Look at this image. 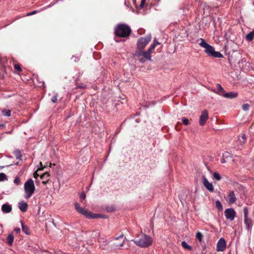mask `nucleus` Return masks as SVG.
<instances>
[{
  "instance_id": "nucleus-18",
  "label": "nucleus",
  "mask_w": 254,
  "mask_h": 254,
  "mask_svg": "<svg viewBox=\"0 0 254 254\" xmlns=\"http://www.w3.org/2000/svg\"><path fill=\"white\" fill-rule=\"evenodd\" d=\"M216 87L218 92H216L215 90H213V91L218 95L222 96L221 94H224L225 93L224 89L219 83H217L216 84Z\"/></svg>"
},
{
  "instance_id": "nucleus-35",
  "label": "nucleus",
  "mask_w": 254,
  "mask_h": 254,
  "mask_svg": "<svg viewBox=\"0 0 254 254\" xmlns=\"http://www.w3.org/2000/svg\"><path fill=\"white\" fill-rule=\"evenodd\" d=\"M57 94H55L54 96H52V97L51 98V101L53 102V103H56L57 101Z\"/></svg>"
},
{
  "instance_id": "nucleus-29",
  "label": "nucleus",
  "mask_w": 254,
  "mask_h": 254,
  "mask_svg": "<svg viewBox=\"0 0 254 254\" xmlns=\"http://www.w3.org/2000/svg\"><path fill=\"white\" fill-rule=\"evenodd\" d=\"M3 114L4 116L9 117L11 115V111L9 110H4L2 111Z\"/></svg>"
},
{
  "instance_id": "nucleus-12",
  "label": "nucleus",
  "mask_w": 254,
  "mask_h": 254,
  "mask_svg": "<svg viewBox=\"0 0 254 254\" xmlns=\"http://www.w3.org/2000/svg\"><path fill=\"white\" fill-rule=\"evenodd\" d=\"M202 183L206 189L210 192H213L214 188L212 183L208 182V180L205 176L202 177Z\"/></svg>"
},
{
  "instance_id": "nucleus-27",
  "label": "nucleus",
  "mask_w": 254,
  "mask_h": 254,
  "mask_svg": "<svg viewBox=\"0 0 254 254\" xmlns=\"http://www.w3.org/2000/svg\"><path fill=\"white\" fill-rule=\"evenodd\" d=\"M50 176L49 173L48 172H45L41 175V179H47Z\"/></svg>"
},
{
  "instance_id": "nucleus-42",
  "label": "nucleus",
  "mask_w": 254,
  "mask_h": 254,
  "mask_svg": "<svg viewBox=\"0 0 254 254\" xmlns=\"http://www.w3.org/2000/svg\"><path fill=\"white\" fill-rule=\"evenodd\" d=\"M20 228H16L14 229V231L16 233H18L20 232Z\"/></svg>"
},
{
  "instance_id": "nucleus-43",
  "label": "nucleus",
  "mask_w": 254,
  "mask_h": 254,
  "mask_svg": "<svg viewBox=\"0 0 254 254\" xmlns=\"http://www.w3.org/2000/svg\"><path fill=\"white\" fill-rule=\"evenodd\" d=\"M48 181H49V179H47L46 181H43L42 183L43 184H44L45 185H46V184H47V183H48Z\"/></svg>"
},
{
  "instance_id": "nucleus-17",
  "label": "nucleus",
  "mask_w": 254,
  "mask_h": 254,
  "mask_svg": "<svg viewBox=\"0 0 254 254\" xmlns=\"http://www.w3.org/2000/svg\"><path fill=\"white\" fill-rule=\"evenodd\" d=\"M19 208L22 212H25L27 210V204L24 202L23 201H22L20 202H19Z\"/></svg>"
},
{
  "instance_id": "nucleus-41",
  "label": "nucleus",
  "mask_w": 254,
  "mask_h": 254,
  "mask_svg": "<svg viewBox=\"0 0 254 254\" xmlns=\"http://www.w3.org/2000/svg\"><path fill=\"white\" fill-rule=\"evenodd\" d=\"M152 44H155V46L160 44V43L157 41L156 38L154 39L153 43Z\"/></svg>"
},
{
  "instance_id": "nucleus-39",
  "label": "nucleus",
  "mask_w": 254,
  "mask_h": 254,
  "mask_svg": "<svg viewBox=\"0 0 254 254\" xmlns=\"http://www.w3.org/2000/svg\"><path fill=\"white\" fill-rule=\"evenodd\" d=\"M145 0H141V3L140 4V6H139L140 8H142L144 7V4H145Z\"/></svg>"
},
{
  "instance_id": "nucleus-46",
  "label": "nucleus",
  "mask_w": 254,
  "mask_h": 254,
  "mask_svg": "<svg viewBox=\"0 0 254 254\" xmlns=\"http://www.w3.org/2000/svg\"><path fill=\"white\" fill-rule=\"evenodd\" d=\"M221 162H222V163H224L225 162V161L224 159L222 160H221Z\"/></svg>"
},
{
  "instance_id": "nucleus-34",
  "label": "nucleus",
  "mask_w": 254,
  "mask_h": 254,
  "mask_svg": "<svg viewBox=\"0 0 254 254\" xmlns=\"http://www.w3.org/2000/svg\"><path fill=\"white\" fill-rule=\"evenodd\" d=\"M14 183L16 185H18L20 183V180L19 177H16L14 180Z\"/></svg>"
},
{
  "instance_id": "nucleus-48",
  "label": "nucleus",
  "mask_w": 254,
  "mask_h": 254,
  "mask_svg": "<svg viewBox=\"0 0 254 254\" xmlns=\"http://www.w3.org/2000/svg\"><path fill=\"white\" fill-rule=\"evenodd\" d=\"M120 132V130H119V129H118V132H116V133H118V132Z\"/></svg>"
},
{
  "instance_id": "nucleus-47",
  "label": "nucleus",
  "mask_w": 254,
  "mask_h": 254,
  "mask_svg": "<svg viewBox=\"0 0 254 254\" xmlns=\"http://www.w3.org/2000/svg\"><path fill=\"white\" fill-rule=\"evenodd\" d=\"M109 150H111V146H110V145H109Z\"/></svg>"
},
{
  "instance_id": "nucleus-19",
  "label": "nucleus",
  "mask_w": 254,
  "mask_h": 254,
  "mask_svg": "<svg viewBox=\"0 0 254 254\" xmlns=\"http://www.w3.org/2000/svg\"><path fill=\"white\" fill-rule=\"evenodd\" d=\"M254 38V30L246 35V39L248 41H251Z\"/></svg>"
},
{
  "instance_id": "nucleus-23",
  "label": "nucleus",
  "mask_w": 254,
  "mask_h": 254,
  "mask_svg": "<svg viewBox=\"0 0 254 254\" xmlns=\"http://www.w3.org/2000/svg\"><path fill=\"white\" fill-rule=\"evenodd\" d=\"M21 226H22V231L27 235H28L29 234V228L25 226L22 222H21Z\"/></svg>"
},
{
  "instance_id": "nucleus-7",
  "label": "nucleus",
  "mask_w": 254,
  "mask_h": 254,
  "mask_svg": "<svg viewBox=\"0 0 254 254\" xmlns=\"http://www.w3.org/2000/svg\"><path fill=\"white\" fill-rule=\"evenodd\" d=\"M126 238L123 234L120 236L112 238V249L114 250L120 249V248L124 246Z\"/></svg>"
},
{
  "instance_id": "nucleus-50",
  "label": "nucleus",
  "mask_w": 254,
  "mask_h": 254,
  "mask_svg": "<svg viewBox=\"0 0 254 254\" xmlns=\"http://www.w3.org/2000/svg\"><path fill=\"white\" fill-rule=\"evenodd\" d=\"M228 254H231L230 253Z\"/></svg>"
},
{
  "instance_id": "nucleus-32",
  "label": "nucleus",
  "mask_w": 254,
  "mask_h": 254,
  "mask_svg": "<svg viewBox=\"0 0 254 254\" xmlns=\"http://www.w3.org/2000/svg\"><path fill=\"white\" fill-rule=\"evenodd\" d=\"M250 105L248 103L244 104L242 105V109L245 111H248Z\"/></svg>"
},
{
  "instance_id": "nucleus-36",
  "label": "nucleus",
  "mask_w": 254,
  "mask_h": 254,
  "mask_svg": "<svg viewBox=\"0 0 254 254\" xmlns=\"http://www.w3.org/2000/svg\"><path fill=\"white\" fill-rule=\"evenodd\" d=\"M14 68L16 70H17L18 71H21V68H20V66L19 64H15Z\"/></svg>"
},
{
  "instance_id": "nucleus-6",
  "label": "nucleus",
  "mask_w": 254,
  "mask_h": 254,
  "mask_svg": "<svg viewBox=\"0 0 254 254\" xmlns=\"http://www.w3.org/2000/svg\"><path fill=\"white\" fill-rule=\"evenodd\" d=\"M24 190L25 193V197L26 198H30L34 193L35 187L34 183L32 179H28L24 184Z\"/></svg>"
},
{
  "instance_id": "nucleus-40",
  "label": "nucleus",
  "mask_w": 254,
  "mask_h": 254,
  "mask_svg": "<svg viewBox=\"0 0 254 254\" xmlns=\"http://www.w3.org/2000/svg\"><path fill=\"white\" fill-rule=\"evenodd\" d=\"M39 11L38 10H34L31 12H29L27 14V15L29 16V15H33L34 14H36Z\"/></svg>"
},
{
  "instance_id": "nucleus-45",
  "label": "nucleus",
  "mask_w": 254,
  "mask_h": 254,
  "mask_svg": "<svg viewBox=\"0 0 254 254\" xmlns=\"http://www.w3.org/2000/svg\"><path fill=\"white\" fill-rule=\"evenodd\" d=\"M114 40H115V41H116L117 42H119V41L117 40V38H116V37H115V38H114Z\"/></svg>"
},
{
  "instance_id": "nucleus-4",
  "label": "nucleus",
  "mask_w": 254,
  "mask_h": 254,
  "mask_svg": "<svg viewBox=\"0 0 254 254\" xmlns=\"http://www.w3.org/2000/svg\"><path fill=\"white\" fill-rule=\"evenodd\" d=\"M132 241L141 248H147L152 244V239L149 236L142 234L140 237L135 238Z\"/></svg>"
},
{
  "instance_id": "nucleus-14",
  "label": "nucleus",
  "mask_w": 254,
  "mask_h": 254,
  "mask_svg": "<svg viewBox=\"0 0 254 254\" xmlns=\"http://www.w3.org/2000/svg\"><path fill=\"white\" fill-rule=\"evenodd\" d=\"M236 199L234 192L233 191H229L226 198L227 201L230 204H233L236 201Z\"/></svg>"
},
{
  "instance_id": "nucleus-30",
  "label": "nucleus",
  "mask_w": 254,
  "mask_h": 254,
  "mask_svg": "<svg viewBox=\"0 0 254 254\" xmlns=\"http://www.w3.org/2000/svg\"><path fill=\"white\" fill-rule=\"evenodd\" d=\"M5 180H7L6 175L3 173H0V182L3 181Z\"/></svg>"
},
{
  "instance_id": "nucleus-20",
  "label": "nucleus",
  "mask_w": 254,
  "mask_h": 254,
  "mask_svg": "<svg viewBox=\"0 0 254 254\" xmlns=\"http://www.w3.org/2000/svg\"><path fill=\"white\" fill-rule=\"evenodd\" d=\"M14 237L12 234H10L7 236V243L9 246H11L13 242Z\"/></svg>"
},
{
  "instance_id": "nucleus-25",
  "label": "nucleus",
  "mask_w": 254,
  "mask_h": 254,
  "mask_svg": "<svg viewBox=\"0 0 254 254\" xmlns=\"http://www.w3.org/2000/svg\"><path fill=\"white\" fill-rule=\"evenodd\" d=\"M196 238L199 240L200 242H201L203 239V235L202 233L200 232H198L196 234Z\"/></svg>"
},
{
  "instance_id": "nucleus-24",
  "label": "nucleus",
  "mask_w": 254,
  "mask_h": 254,
  "mask_svg": "<svg viewBox=\"0 0 254 254\" xmlns=\"http://www.w3.org/2000/svg\"><path fill=\"white\" fill-rule=\"evenodd\" d=\"M14 154H15L17 159H18V160L21 159L22 155H21L20 151L19 150H17L15 151Z\"/></svg>"
},
{
  "instance_id": "nucleus-3",
  "label": "nucleus",
  "mask_w": 254,
  "mask_h": 254,
  "mask_svg": "<svg viewBox=\"0 0 254 254\" xmlns=\"http://www.w3.org/2000/svg\"><path fill=\"white\" fill-rule=\"evenodd\" d=\"M74 206L75 209L76 211L81 214L82 215L85 216L86 218L88 219H95V218H107V217L105 215H103L101 214H95L93 213L91 211H88L85 208L81 207L79 204L75 202L74 203Z\"/></svg>"
},
{
  "instance_id": "nucleus-44",
  "label": "nucleus",
  "mask_w": 254,
  "mask_h": 254,
  "mask_svg": "<svg viewBox=\"0 0 254 254\" xmlns=\"http://www.w3.org/2000/svg\"><path fill=\"white\" fill-rule=\"evenodd\" d=\"M51 6H52V5H51V4L47 6L46 7H44V8H43V9H45L46 8H49V7H50Z\"/></svg>"
},
{
  "instance_id": "nucleus-33",
  "label": "nucleus",
  "mask_w": 254,
  "mask_h": 254,
  "mask_svg": "<svg viewBox=\"0 0 254 254\" xmlns=\"http://www.w3.org/2000/svg\"><path fill=\"white\" fill-rule=\"evenodd\" d=\"M182 122H183V124L186 126L188 125L190 123L189 120L186 118H183L182 119Z\"/></svg>"
},
{
  "instance_id": "nucleus-5",
  "label": "nucleus",
  "mask_w": 254,
  "mask_h": 254,
  "mask_svg": "<svg viewBox=\"0 0 254 254\" xmlns=\"http://www.w3.org/2000/svg\"><path fill=\"white\" fill-rule=\"evenodd\" d=\"M133 57L141 63H144L147 61H151V54L147 51L137 50L135 53L133 54Z\"/></svg>"
},
{
  "instance_id": "nucleus-21",
  "label": "nucleus",
  "mask_w": 254,
  "mask_h": 254,
  "mask_svg": "<svg viewBox=\"0 0 254 254\" xmlns=\"http://www.w3.org/2000/svg\"><path fill=\"white\" fill-rule=\"evenodd\" d=\"M182 247L190 251L192 250L191 247L188 245L185 241L182 242Z\"/></svg>"
},
{
  "instance_id": "nucleus-26",
  "label": "nucleus",
  "mask_w": 254,
  "mask_h": 254,
  "mask_svg": "<svg viewBox=\"0 0 254 254\" xmlns=\"http://www.w3.org/2000/svg\"><path fill=\"white\" fill-rule=\"evenodd\" d=\"M213 176L217 181H220L221 179V176L217 172H214L213 174Z\"/></svg>"
},
{
  "instance_id": "nucleus-1",
  "label": "nucleus",
  "mask_w": 254,
  "mask_h": 254,
  "mask_svg": "<svg viewBox=\"0 0 254 254\" xmlns=\"http://www.w3.org/2000/svg\"><path fill=\"white\" fill-rule=\"evenodd\" d=\"M198 44L202 48L205 49L204 52L210 57L214 58H223V55L219 52L215 51L214 48L209 45L204 39L200 38L197 40Z\"/></svg>"
},
{
  "instance_id": "nucleus-8",
  "label": "nucleus",
  "mask_w": 254,
  "mask_h": 254,
  "mask_svg": "<svg viewBox=\"0 0 254 254\" xmlns=\"http://www.w3.org/2000/svg\"><path fill=\"white\" fill-rule=\"evenodd\" d=\"M151 35L149 34L144 37L140 38L137 42V50H143L145 46L150 42Z\"/></svg>"
},
{
  "instance_id": "nucleus-37",
  "label": "nucleus",
  "mask_w": 254,
  "mask_h": 254,
  "mask_svg": "<svg viewBox=\"0 0 254 254\" xmlns=\"http://www.w3.org/2000/svg\"><path fill=\"white\" fill-rule=\"evenodd\" d=\"M71 60H73L75 62H78L79 60V57H72Z\"/></svg>"
},
{
  "instance_id": "nucleus-28",
  "label": "nucleus",
  "mask_w": 254,
  "mask_h": 254,
  "mask_svg": "<svg viewBox=\"0 0 254 254\" xmlns=\"http://www.w3.org/2000/svg\"><path fill=\"white\" fill-rule=\"evenodd\" d=\"M246 135L245 134H242L239 138V140L241 142H244L245 140H246Z\"/></svg>"
},
{
  "instance_id": "nucleus-13",
  "label": "nucleus",
  "mask_w": 254,
  "mask_h": 254,
  "mask_svg": "<svg viewBox=\"0 0 254 254\" xmlns=\"http://www.w3.org/2000/svg\"><path fill=\"white\" fill-rule=\"evenodd\" d=\"M208 118V113L206 110H203L200 117L199 124L201 126L204 125Z\"/></svg>"
},
{
  "instance_id": "nucleus-31",
  "label": "nucleus",
  "mask_w": 254,
  "mask_h": 254,
  "mask_svg": "<svg viewBox=\"0 0 254 254\" xmlns=\"http://www.w3.org/2000/svg\"><path fill=\"white\" fill-rule=\"evenodd\" d=\"M155 47H156L155 45L153 44H152L150 45V47L147 50V51L148 52H149V53L151 54L152 53L153 50L155 49Z\"/></svg>"
},
{
  "instance_id": "nucleus-15",
  "label": "nucleus",
  "mask_w": 254,
  "mask_h": 254,
  "mask_svg": "<svg viewBox=\"0 0 254 254\" xmlns=\"http://www.w3.org/2000/svg\"><path fill=\"white\" fill-rule=\"evenodd\" d=\"M222 96L228 99H233L236 98L238 96V93L235 92L231 91L228 93L221 94Z\"/></svg>"
},
{
  "instance_id": "nucleus-2",
  "label": "nucleus",
  "mask_w": 254,
  "mask_h": 254,
  "mask_svg": "<svg viewBox=\"0 0 254 254\" xmlns=\"http://www.w3.org/2000/svg\"><path fill=\"white\" fill-rule=\"evenodd\" d=\"M131 30L127 24L120 23L117 25L114 29L116 37L120 38H128L130 35Z\"/></svg>"
},
{
  "instance_id": "nucleus-11",
  "label": "nucleus",
  "mask_w": 254,
  "mask_h": 254,
  "mask_svg": "<svg viewBox=\"0 0 254 254\" xmlns=\"http://www.w3.org/2000/svg\"><path fill=\"white\" fill-rule=\"evenodd\" d=\"M226 248V241L223 238H221L217 244L216 250L218 252H223Z\"/></svg>"
},
{
  "instance_id": "nucleus-9",
  "label": "nucleus",
  "mask_w": 254,
  "mask_h": 254,
  "mask_svg": "<svg viewBox=\"0 0 254 254\" xmlns=\"http://www.w3.org/2000/svg\"><path fill=\"white\" fill-rule=\"evenodd\" d=\"M224 214L227 220L232 221L234 220L236 215V212L233 208H229L225 210Z\"/></svg>"
},
{
  "instance_id": "nucleus-16",
  "label": "nucleus",
  "mask_w": 254,
  "mask_h": 254,
  "mask_svg": "<svg viewBox=\"0 0 254 254\" xmlns=\"http://www.w3.org/2000/svg\"><path fill=\"white\" fill-rule=\"evenodd\" d=\"M1 209H2V211L4 213H9L11 211L12 207L10 205L7 204V203H5V204H2V205L1 206Z\"/></svg>"
},
{
  "instance_id": "nucleus-22",
  "label": "nucleus",
  "mask_w": 254,
  "mask_h": 254,
  "mask_svg": "<svg viewBox=\"0 0 254 254\" xmlns=\"http://www.w3.org/2000/svg\"><path fill=\"white\" fill-rule=\"evenodd\" d=\"M215 207L219 210L222 211L223 210V206L219 200H216L215 202Z\"/></svg>"
},
{
  "instance_id": "nucleus-49",
  "label": "nucleus",
  "mask_w": 254,
  "mask_h": 254,
  "mask_svg": "<svg viewBox=\"0 0 254 254\" xmlns=\"http://www.w3.org/2000/svg\"><path fill=\"white\" fill-rule=\"evenodd\" d=\"M136 121L137 122H138V120H136Z\"/></svg>"
},
{
  "instance_id": "nucleus-10",
  "label": "nucleus",
  "mask_w": 254,
  "mask_h": 254,
  "mask_svg": "<svg viewBox=\"0 0 254 254\" xmlns=\"http://www.w3.org/2000/svg\"><path fill=\"white\" fill-rule=\"evenodd\" d=\"M244 223L246 226V229L248 231H251L252 224V220L251 219H248V209L246 207L244 208Z\"/></svg>"
},
{
  "instance_id": "nucleus-38",
  "label": "nucleus",
  "mask_w": 254,
  "mask_h": 254,
  "mask_svg": "<svg viewBox=\"0 0 254 254\" xmlns=\"http://www.w3.org/2000/svg\"><path fill=\"white\" fill-rule=\"evenodd\" d=\"M80 198L82 199H84L86 197V195L84 192H82L80 194Z\"/></svg>"
}]
</instances>
